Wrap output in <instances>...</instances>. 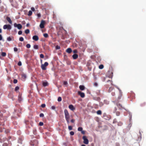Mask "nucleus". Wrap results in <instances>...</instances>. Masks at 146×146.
Returning a JSON list of instances; mask_svg holds the SVG:
<instances>
[{"mask_svg":"<svg viewBox=\"0 0 146 146\" xmlns=\"http://www.w3.org/2000/svg\"><path fill=\"white\" fill-rule=\"evenodd\" d=\"M111 94L112 96H114L115 95V94L114 92H112Z\"/></svg>","mask_w":146,"mask_h":146,"instance_id":"55","label":"nucleus"},{"mask_svg":"<svg viewBox=\"0 0 146 146\" xmlns=\"http://www.w3.org/2000/svg\"><path fill=\"white\" fill-rule=\"evenodd\" d=\"M70 134L71 135H73L74 134V132L73 131H71L70 132Z\"/></svg>","mask_w":146,"mask_h":146,"instance_id":"36","label":"nucleus"},{"mask_svg":"<svg viewBox=\"0 0 146 146\" xmlns=\"http://www.w3.org/2000/svg\"><path fill=\"white\" fill-rule=\"evenodd\" d=\"M113 89V88L112 87H110L108 90V92H110Z\"/></svg>","mask_w":146,"mask_h":146,"instance_id":"22","label":"nucleus"},{"mask_svg":"<svg viewBox=\"0 0 146 146\" xmlns=\"http://www.w3.org/2000/svg\"><path fill=\"white\" fill-rule=\"evenodd\" d=\"M65 119H66V120L67 123H68L69 122V119H70V118H65Z\"/></svg>","mask_w":146,"mask_h":146,"instance_id":"30","label":"nucleus"},{"mask_svg":"<svg viewBox=\"0 0 146 146\" xmlns=\"http://www.w3.org/2000/svg\"><path fill=\"white\" fill-rule=\"evenodd\" d=\"M26 46L27 48H29L31 47V45L30 44H27L26 45Z\"/></svg>","mask_w":146,"mask_h":146,"instance_id":"32","label":"nucleus"},{"mask_svg":"<svg viewBox=\"0 0 146 146\" xmlns=\"http://www.w3.org/2000/svg\"><path fill=\"white\" fill-rule=\"evenodd\" d=\"M116 115L117 116H118L120 115V113L119 112L117 111L116 112Z\"/></svg>","mask_w":146,"mask_h":146,"instance_id":"35","label":"nucleus"},{"mask_svg":"<svg viewBox=\"0 0 146 146\" xmlns=\"http://www.w3.org/2000/svg\"><path fill=\"white\" fill-rule=\"evenodd\" d=\"M145 104V103H144L143 104H141V106H144Z\"/></svg>","mask_w":146,"mask_h":146,"instance_id":"57","label":"nucleus"},{"mask_svg":"<svg viewBox=\"0 0 146 146\" xmlns=\"http://www.w3.org/2000/svg\"><path fill=\"white\" fill-rule=\"evenodd\" d=\"M94 85L95 86H97L98 85V83L96 82H95L94 83Z\"/></svg>","mask_w":146,"mask_h":146,"instance_id":"47","label":"nucleus"},{"mask_svg":"<svg viewBox=\"0 0 146 146\" xmlns=\"http://www.w3.org/2000/svg\"><path fill=\"white\" fill-rule=\"evenodd\" d=\"M37 16L38 17H40L41 16V15H40V13H38L37 14Z\"/></svg>","mask_w":146,"mask_h":146,"instance_id":"51","label":"nucleus"},{"mask_svg":"<svg viewBox=\"0 0 146 146\" xmlns=\"http://www.w3.org/2000/svg\"><path fill=\"white\" fill-rule=\"evenodd\" d=\"M78 56L76 54H74L72 55V57L74 59H76L78 57Z\"/></svg>","mask_w":146,"mask_h":146,"instance_id":"15","label":"nucleus"},{"mask_svg":"<svg viewBox=\"0 0 146 146\" xmlns=\"http://www.w3.org/2000/svg\"><path fill=\"white\" fill-rule=\"evenodd\" d=\"M22 31H20L18 32V34L19 35H21L22 34Z\"/></svg>","mask_w":146,"mask_h":146,"instance_id":"42","label":"nucleus"},{"mask_svg":"<svg viewBox=\"0 0 146 146\" xmlns=\"http://www.w3.org/2000/svg\"><path fill=\"white\" fill-rule=\"evenodd\" d=\"M44 57V55L42 54L40 55V57L41 58H43Z\"/></svg>","mask_w":146,"mask_h":146,"instance_id":"38","label":"nucleus"},{"mask_svg":"<svg viewBox=\"0 0 146 146\" xmlns=\"http://www.w3.org/2000/svg\"><path fill=\"white\" fill-rule=\"evenodd\" d=\"M33 40L36 41L38 40L39 38L37 36L34 35L33 37Z\"/></svg>","mask_w":146,"mask_h":146,"instance_id":"11","label":"nucleus"},{"mask_svg":"<svg viewBox=\"0 0 146 146\" xmlns=\"http://www.w3.org/2000/svg\"><path fill=\"white\" fill-rule=\"evenodd\" d=\"M31 10L33 11H35V9L34 7H32L31 8Z\"/></svg>","mask_w":146,"mask_h":146,"instance_id":"50","label":"nucleus"},{"mask_svg":"<svg viewBox=\"0 0 146 146\" xmlns=\"http://www.w3.org/2000/svg\"><path fill=\"white\" fill-rule=\"evenodd\" d=\"M14 50L15 52H17L18 50V49L16 47H14Z\"/></svg>","mask_w":146,"mask_h":146,"instance_id":"43","label":"nucleus"},{"mask_svg":"<svg viewBox=\"0 0 146 146\" xmlns=\"http://www.w3.org/2000/svg\"><path fill=\"white\" fill-rule=\"evenodd\" d=\"M11 28V27L9 25H5L3 26V29H8L10 30Z\"/></svg>","mask_w":146,"mask_h":146,"instance_id":"6","label":"nucleus"},{"mask_svg":"<svg viewBox=\"0 0 146 146\" xmlns=\"http://www.w3.org/2000/svg\"><path fill=\"white\" fill-rule=\"evenodd\" d=\"M14 26L15 27H17L19 29H21L22 28V26L20 24H17L16 23H15Z\"/></svg>","mask_w":146,"mask_h":146,"instance_id":"7","label":"nucleus"},{"mask_svg":"<svg viewBox=\"0 0 146 146\" xmlns=\"http://www.w3.org/2000/svg\"><path fill=\"white\" fill-rule=\"evenodd\" d=\"M39 125L40 126H42L43 125V123L42 122H40L39 123Z\"/></svg>","mask_w":146,"mask_h":146,"instance_id":"45","label":"nucleus"},{"mask_svg":"<svg viewBox=\"0 0 146 146\" xmlns=\"http://www.w3.org/2000/svg\"><path fill=\"white\" fill-rule=\"evenodd\" d=\"M69 108L71 110L74 111L75 110V108L72 105H70L68 106Z\"/></svg>","mask_w":146,"mask_h":146,"instance_id":"10","label":"nucleus"},{"mask_svg":"<svg viewBox=\"0 0 146 146\" xmlns=\"http://www.w3.org/2000/svg\"><path fill=\"white\" fill-rule=\"evenodd\" d=\"M19 40L20 41H23L24 40V38L23 37H21L19 38Z\"/></svg>","mask_w":146,"mask_h":146,"instance_id":"31","label":"nucleus"},{"mask_svg":"<svg viewBox=\"0 0 146 146\" xmlns=\"http://www.w3.org/2000/svg\"><path fill=\"white\" fill-rule=\"evenodd\" d=\"M117 88L119 91V96L118 97L117 101H118V102L117 103V106L120 109H121L122 108L124 109V107H123L122 105L120 104V103H119V102H120V101H119V100L121 98V97L122 95V92H121V90L119 88Z\"/></svg>","mask_w":146,"mask_h":146,"instance_id":"1","label":"nucleus"},{"mask_svg":"<svg viewBox=\"0 0 146 146\" xmlns=\"http://www.w3.org/2000/svg\"><path fill=\"white\" fill-rule=\"evenodd\" d=\"M46 23L45 21L42 20L40 22L39 26L41 29H43L44 27V25Z\"/></svg>","mask_w":146,"mask_h":146,"instance_id":"3","label":"nucleus"},{"mask_svg":"<svg viewBox=\"0 0 146 146\" xmlns=\"http://www.w3.org/2000/svg\"><path fill=\"white\" fill-rule=\"evenodd\" d=\"M32 12L31 11H29V13L28 14V15L29 16H30L32 15Z\"/></svg>","mask_w":146,"mask_h":146,"instance_id":"21","label":"nucleus"},{"mask_svg":"<svg viewBox=\"0 0 146 146\" xmlns=\"http://www.w3.org/2000/svg\"><path fill=\"white\" fill-rule=\"evenodd\" d=\"M48 63L47 62H46L44 64H42L41 66V68L42 70H45L46 69V67L48 66Z\"/></svg>","mask_w":146,"mask_h":146,"instance_id":"2","label":"nucleus"},{"mask_svg":"<svg viewBox=\"0 0 146 146\" xmlns=\"http://www.w3.org/2000/svg\"><path fill=\"white\" fill-rule=\"evenodd\" d=\"M29 25V23H27L26 25L27 27H28Z\"/></svg>","mask_w":146,"mask_h":146,"instance_id":"60","label":"nucleus"},{"mask_svg":"<svg viewBox=\"0 0 146 146\" xmlns=\"http://www.w3.org/2000/svg\"><path fill=\"white\" fill-rule=\"evenodd\" d=\"M97 113L98 115H101L102 114V111L100 110H99L97 111Z\"/></svg>","mask_w":146,"mask_h":146,"instance_id":"19","label":"nucleus"},{"mask_svg":"<svg viewBox=\"0 0 146 146\" xmlns=\"http://www.w3.org/2000/svg\"><path fill=\"white\" fill-rule=\"evenodd\" d=\"M82 139L84 140L83 143L86 144H88L89 143V141L88 139L86 138V137L85 136H83Z\"/></svg>","mask_w":146,"mask_h":146,"instance_id":"4","label":"nucleus"},{"mask_svg":"<svg viewBox=\"0 0 146 146\" xmlns=\"http://www.w3.org/2000/svg\"><path fill=\"white\" fill-rule=\"evenodd\" d=\"M1 55L2 56L5 57L6 55V54L5 52H3L1 53Z\"/></svg>","mask_w":146,"mask_h":146,"instance_id":"18","label":"nucleus"},{"mask_svg":"<svg viewBox=\"0 0 146 146\" xmlns=\"http://www.w3.org/2000/svg\"><path fill=\"white\" fill-rule=\"evenodd\" d=\"M104 68V66L102 64H101L99 66V68L100 69H102Z\"/></svg>","mask_w":146,"mask_h":146,"instance_id":"29","label":"nucleus"},{"mask_svg":"<svg viewBox=\"0 0 146 146\" xmlns=\"http://www.w3.org/2000/svg\"><path fill=\"white\" fill-rule=\"evenodd\" d=\"M48 83L47 82H43L42 83V85L44 86H47L48 85Z\"/></svg>","mask_w":146,"mask_h":146,"instance_id":"17","label":"nucleus"},{"mask_svg":"<svg viewBox=\"0 0 146 146\" xmlns=\"http://www.w3.org/2000/svg\"><path fill=\"white\" fill-rule=\"evenodd\" d=\"M66 51L68 53H70L71 52L72 50L70 48H68L66 49Z\"/></svg>","mask_w":146,"mask_h":146,"instance_id":"13","label":"nucleus"},{"mask_svg":"<svg viewBox=\"0 0 146 146\" xmlns=\"http://www.w3.org/2000/svg\"><path fill=\"white\" fill-rule=\"evenodd\" d=\"M40 62H41V63H42V60H41V59L40 60Z\"/></svg>","mask_w":146,"mask_h":146,"instance_id":"64","label":"nucleus"},{"mask_svg":"<svg viewBox=\"0 0 146 146\" xmlns=\"http://www.w3.org/2000/svg\"><path fill=\"white\" fill-rule=\"evenodd\" d=\"M7 139L6 137H1L0 138V142L1 143L4 142L6 141Z\"/></svg>","mask_w":146,"mask_h":146,"instance_id":"8","label":"nucleus"},{"mask_svg":"<svg viewBox=\"0 0 146 146\" xmlns=\"http://www.w3.org/2000/svg\"><path fill=\"white\" fill-rule=\"evenodd\" d=\"M11 138V137H8V139H10Z\"/></svg>","mask_w":146,"mask_h":146,"instance_id":"63","label":"nucleus"},{"mask_svg":"<svg viewBox=\"0 0 146 146\" xmlns=\"http://www.w3.org/2000/svg\"><path fill=\"white\" fill-rule=\"evenodd\" d=\"M22 100L21 95L19 94L18 96V100L19 102H21Z\"/></svg>","mask_w":146,"mask_h":146,"instance_id":"12","label":"nucleus"},{"mask_svg":"<svg viewBox=\"0 0 146 146\" xmlns=\"http://www.w3.org/2000/svg\"><path fill=\"white\" fill-rule=\"evenodd\" d=\"M7 40L9 41H11V38L10 37H8L7 38Z\"/></svg>","mask_w":146,"mask_h":146,"instance_id":"40","label":"nucleus"},{"mask_svg":"<svg viewBox=\"0 0 146 146\" xmlns=\"http://www.w3.org/2000/svg\"><path fill=\"white\" fill-rule=\"evenodd\" d=\"M43 36L45 38H47L48 36V35L47 33H44L43 34Z\"/></svg>","mask_w":146,"mask_h":146,"instance_id":"24","label":"nucleus"},{"mask_svg":"<svg viewBox=\"0 0 146 146\" xmlns=\"http://www.w3.org/2000/svg\"><path fill=\"white\" fill-rule=\"evenodd\" d=\"M2 33V29H0V33Z\"/></svg>","mask_w":146,"mask_h":146,"instance_id":"61","label":"nucleus"},{"mask_svg":"<svg viewBox=\"0 0 146 146\" xmlns=\"http://www.w3.org/2000/svg\"><path fill=\"white\" fill-rule=\"evenodd\" d=\"M17 82V79H14L13 80V83L16 84Z\"/></svg>","mask_w":146,"mask_h":146,"instance_id":"37","label":"nucleus"},{"mask_svg":"<svg viewBox=\"0 0 146 146\" xmlns=\"http://www.w3.org/2000/svg\"><path fill=\"white\" fill-rule=\"evenodd\" d=\"M116 110H117V108H116V107H115V108H114V112H115V111H116Z\"/></svg>","mask_w":146,"mask_h":146,"instance_id":"58","label":"nucleus"},{"mask_svg":"<svg viewBox=\"0 0 146 146\" xmlns=\"http://www.w3.org/2000/svg\"><path fill=\"white\" fill-rule=\"evenodd\" d=\"M39 116L40 117H43L44 116V114L43 113H41L40 114Z\"/></svg>","mask_w":146,"mask_h":146,"instance_id":"39","label":"nucleus"},{"mask_svg":"<svg viewBox=\"0 0 146 146\" xmlns=\"http://www.w3.org/2000/svg\"><path fill=\"white\" fill-rule=\"evenodd\" d=\"M2 37L1 35L0 34V40H2Z\"/></svg>","mask_w":146,"mask_h":146,"instance_id":"54","label":"nucleus"},{"mask_svg":"<svg viewBox=\"0 0 146 146\" xmlns=\"http://www.w3.org/2000/svg\"><path fill=\"white\" fill-rule=\"evenodd\" d=\"M22 78L24 79H25L26 78V76L25 74H23L22 75Z\"/></svg>","mask_w":146,"mask_h":146,"instance_id":"28","label":"nucleus"},{"mask_svg":"<svg viewBox=\"0 0 146 146\" xmlns=\"http://www.w3.org/2000/svg\"><path fill=\"white\" fill-rule=\"evenodd\" d=\"M73 52L74 53H77V51L75 49V50H73Z\"/></svg>","mask_w":146,"mask_h":146,"instance_id":"49","label":"nucleus"},{"mask_svg":"<svg viewBox=\"0 0 146 146\" xmlns=\"http://www.w3.org/2000/svg\"><path fill=\"white\" fill-rule=\"evenodd\" d=\"M78 93L79 95H80L81 97L83 98L85 96V95L84 93L81 92L80 91H78Z\"/></svg>","mask_w":146,"mask_h":146,"instance_id":"9","label":"nucleus"},{"mask_svg":"<svg viewBox=\"0 0 146 146\" xmlns=\"http://www.w3.org/2000/svg\"><path fill=\"white\" fill-rule=\"evenodd\" d=\"M81 146H86V145L84 144H83L81 145Z\"/></svg>","mask_w":146,"mask_h":146,"instance_id":"62","label":"nucleus"},{"mask_svg":"<svg viewBox=\"0 0 146 146\" xmlns=\"http://www.w3.org/2000/svg\"><path fill=\"white\" fill-rule=\"evenodd\" d=\"M19 89V87L18 86H17L15 87V91H17Z\"/></svg>","mask_w":146,"mask_h":146,"instance_id":"27","label":"nucleus"},{"mask_svg":"<svg viewBox=\"0 0 146 146\" xmlns=\"http://www.w3.org/2000/svg\"><path fill=\"white\" fill-rule=\"evenodd\" d=\"M8 145L6 143H4L3 145V146H8Z\"/></svg>","mask_w":146,"mask_h":146,"instance_id":"46","label":"nucleus"},{"mask_svg":"<svg viewBox=\"0 0 146 146\" xmlns=\"http://www.w3.org/2000/svg\"><path fill=\"white\" fill-rule=\"evenodd\" d=\"M79 88L81 90H84L85 89V87L84 86L80 85L79 86Z\"/></svg>","mask_w":146,"mask_h":146,"instance_id":"16","label":"nucleus"},{"mask_svg":"<svg viewBox=\"0 0 146 146\" xmlns=\"http://www.w3.org/2000/svg\"><path fill=\"white\" fill-rule=\"evenodd\" d=\"M65 118H70V115L67 110L65 109L64 110Z\"/></svg>","mask_w":146,"mask_h":146,"instance_id":"5","label":"nucleus"},{"mask_svg":"<svg viewBox=\"0 0 146 146\" xmlns=\"http://www.w3.org/2000/svg\"><path fill=\"white\" fill-rule=\"evenodd\" d=\"M78 130L79 131H82L83 128L82 127H79L78 129Z\"/></svg>","mask_w":146,"mask_h":146,"instance_id":"26","label":"nucleus"},{"mask_svg":"<svg viewBox=\"0 0 146 146\" xmlns=\"http://www.w3.org/2000/svg\"><path fill=\"white\" fill-rule=\"evenodd\" d=\"M62 98L60 97H59L58 98V101L59 102H61L62 101Z\"/></svg>","mask_w":146,"mask_h":146,"instance_id":"25","label":"nucleus"},{"mask_svg":"<svg viewBox=\"0 0 146 146\" xmlns=\"http://www.w3.org/2000/svg\"><path fill=\"white\" fill-rule=\"evenodd\" d=\"M81 133L83 134H85V131H81Z\"/></svg>","mask_w":146,"mask_h":146,"instance_id":"52","label":"nucleus"},{"mask_svg":"<svg viewBox=\"0 0 146 146\" xmlns=\"http://www.w3.org/2000/svg\"><path fill=\"white\" fill-rule=\"evenodd\" d=\"M6 19H7V20L9 23L12 24V21L11 19L10 18H9V17H7L6 18Z\"/></svg>","mask_w":146,"mask_h":146,"instance_id":"14","label":"nucleus"},{"mask_svg":"<svg viewBox=\"0 0 146 146\" xmlns=\"http://www.w3.org/2000/svg\"><path fill=\"white\" fill-rule=\"evenodd\" d=\"M68 128L70 130H72V127L71 126H68Z\"/></svg>","mask_w":146,"mask_h":146,"instance_id":"34","label":"nucleus"},{"mask_svg":"<svg viewBox=\"0 0 146 146\" xmlns=\"http://www.w3.org/2000/svg\"><path fill=\"white\" fill-rule=\"evenodd\" d=\"M18 65L19 66H21L22 65V63L21 61H19L18 63Z\"/></svg>","mask_w":146,"mask_h":146,"instance_id":"41","label":"nucleus"},{"mask_svg":"<svg viewBox=\"0 0 146 146\" xmlns=\"http://www.w3.org/2000/svg\"><path fill=\"white\" fill-rule=\"evenodd\" d=\"M51 108L52 110H54L55 109V107L54 106H52L51 107Z\"/></svg>","mask_w":146,"mask_h":146,"instance_id":"56","label":"nucleus"},{"mask_svg":"<svg viewBox=\"0 0 146 146\" xmlns=\"http://www.w3.org/2000/svg\"><path fill=\"white\" fill-rule=\"evenodd\" d=\"M30 31L29 29H27L25 31V33L26 34H28L29 33Z\"/></svg>","mask_w":146,"mask_h":146,"instance_id":"20","label":"nucleus"},{"mask_svg":"<svg viewBox=\"0 0 146 146\" xmlns=\"http://www.w3.org/2000/svg\"><path fill=\"white\" fill-rule=\"evenodd\" d=\"M75 121V120L74 119H72L71 120V122L72 123H74Z\"/></svg>","mask_w":146,"mask_h":146,"instance_id":"53","label":"nucleus"},{"mask_svg":"<svg viewBox=\"0 0 146 146\" xmlns=\"http://www.w3.org/2000/svg\"><path fill=\"white\" fill-rule=\"evenodd\" d=\"M68 84L67 82L66 81H64L63 83V84L64 85H66Z\"/></svg>","mask_w":146,"mask_h":146,"instance_id":"48","label":"nucleus"},{"mask_svg":"<svg viewBox=\"0 0 146 146\" xmlns=\"http://www.w3.org/2000/svg\"><path fill=\"white\" fill-rule=\"evenodd\" d=\"M46 106L45 104H42L41 105V107L42 108H44Z\"/></svg>","mask_w":146,"mask_h":146,"instance_id":"44","label":"nucleus"},{"mask_svg":"<svg viewBox=\"0 0 146 146\" xmlns=\"http://www.w3.org/2000/svg\"><path fill=\"white\" fill-rule=\"evenodd\" d=\"M34 48L36 49H38V46L37 45H34Z\"/></svg>","mask_w":146,"mask_h":146,"instance_id":"23","label":"nucleus"},{"mask_svg":"<svg viewBox=\"0 0 146 146\" xmlns=\"http://www.w3.org/2000/svg\"><path fill=\"white\" fill-rule=\"evenodd\" d=\"M122 124V123H120L118 124V125H121Z\"/></svg>","mask_w":146,"mask_h":146,"instance_id":"59","label":"nucleus"},{"mask_svg":"<svg viewBox=\"0 0 146 146\" xmlns=\"http://www.w3.org/2000/svg\"><path fill=\"white\" fill-rule=\"evenodd\" d=\"M56 49H59L60 48V46L58 45H57L56 47Z\"/></svg>","mask_w":146,"mask_h":146,"instance_id":"33","label":"nucleus"}]
</instances>
